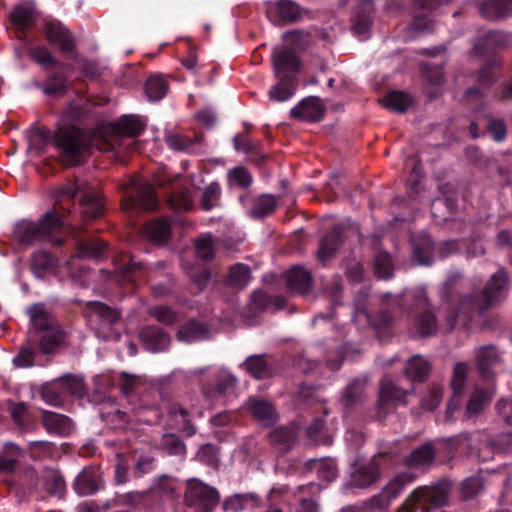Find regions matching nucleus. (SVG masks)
<instances>
[{
	"label": "nucleus",
	"mask_w": 512,
	"mask_h": 512,
	"mask_svg": "<svg viewBox=\"0 0 512 512\" xmlns=\"http://www.w3.org/2000/svg\"><path fill=\"white\" fill-rule=\"evenodd\" d=\"M233 144L235 150L243 151L244 153L248 154L251 158V161L256 164L262 163L267 157L266 154L259 150L261 146L260 141L251 140L242 134H237L234 136Z\"/></svg>",
	"instance_id": "45"
},
{
	"label": "nucleus",
	"mask_w": 512,
	"mask_h": 512,
	"mask_svg": "<svg viewBox=\"0 0 512 512\" xmlns=\"http://www.w3.org/2000/svg\"><path fill=\"white\" fill-rule=\"evenodd\" d=\"M32 331L29 336L40 335L59 324L54 317L46 310L43 303H34L26 309Z\"/></svg>",
	"instance_id": "22"
},
{
	"label": "nucleus",
	"mask_w": 512,
	"mask_h": 512,
	"mask_svg": "<svg viewBox=\"0 0 512 512\" xmlns=\"http://www.w3.org/2000/svg\"><path fill=\"white\" fill-rule=\"evenodd\" d=\"M436 451L432 443H425L414 450L407 456L406 464L409 467H419L430 464L434 461Z\"/></svg>",
	"instance_id": "53"
},
{
	"label": "nucleus",
	"mask_w": 512,
	"mask_h": 512,
	"mask_svg": "<svg viewBox=\"0 0 512 512\" xmlns=\"http://www.w3.org/2000/svg\"><path fill=\"white\" fill-rule=\"evenodd\" d=\"M240 368L257 380L270 378L274 372L273 365L265 354L248 356L240 364Z\"/></svg>",
	"instance_id": "28"
},
{
	"label": "nucleus",
	"mask_w": 512,
	"mask_h": 512,
	"mask_svg": "<svg viewBox=\"0 0 512 512\" xmlns=\"http://www.w3.org/2000/svg\"><path fill=\"white\" fill-rule=\"evenodd\" d=\"M499 354L495 346L489 345L481 347L477 354V369L484 379H489L492 366L497 363Z\"/></svg>",
	"instance_id": "47"
},
{
	"label": "nucleus",
	"mask_w": 512,
	"mask_h": 512,
	"mask_svg": "<svg viewBox=\"0 0 512 512\" xmlns=\"http://www.w3.org/2000/svg\"><path fill=\"white\" fill-rule=\"evenodd\" d=\"M20 456L21 452L17 445L6 443L0 453V473H13L18 466Z\"/></svg>",
	"instance_id": "55"
},
{
	"label": "nucleus",
	"mask_w": 512,
	"mask_h": 512,
	"mask_svg": "<svg viewBox=\"0 0 512 512\" xmlns=\"http://www.w3.org/2000/svg\"><path fill=\"white\" fill-rule=\"evenodd\" d=\"M290 116L294 119L308 122H318L324 116V108L321 100L317 96H309L302 99L290 111Z\"/></svg>",
	"instance_id": "23"
},
{
	"label": "nucleus",
	"mask_w": 512,
	"mask_h": 512,
	"mask_svg": "<svg viewBox=\"0 0 512 512\" xmlns=\"http://www.w3.org/2000/svg\"><path fill=\"white\" fill-rule=\"evenodd\" d=\"M132 189L123 201L126 210L152 211L158 205L154 187L149 182H132Z\"/></svg>",
	"instance_id": "11"
},
{
	"label": "nucleus",
	"mask_w": 512,
	"mask_h": 512,
	"mask_svg": "<svg viewBox=\"0 0 512 512\" xmlns=\"http://www.w3.org/2000/svg\"><path fill=\"white\" fill-rule=\"evenodd\" d=\"M272 61L278 82L269 90V98L272 101L284 102L289 100L296 91V75L301 62L295 50L289 47L275 50Z\"/></svg>",
	"instance_id": "4"
},
{
	"label": "nucleus",
	"mask_w": 512,
	"mask_h": 512,
	"mask_svg": "<svg viewBox=\"0 0 512 512\" xmlns=\"http://www.w3.org/2000/svg\"><path fill=\"white\" fill-rule=\"evenodd\" d=\"M393 309L390 306L384 307L375 313L369 312L365 317L367 322L374 328L380 341H384L391 335V327L394 320Z\"/></svg>",
	"instance_id": "30"
},
{
	"label": "nucleus",
	"mask_w": 512,
	"mask_h": 512,
	"mask_svg": "<svg viewBox=\"0 0 512 512\" xmlns=\"http://www.w3.org/2000/svg\"><path fill=\"white\" fill-rule=\"evenodd\" d=\"M430 370L429 362L420 355L410 358L405 366L407 378L416 382H424L428 378Z\"/></svg>",
	"instance_id": "49"
},
{
	"label": "nucleus",
	"mask_w": 512,
	"mask_h": 512,
	"mask_svg": "<svg viewBox=\"0 0 512 512\" xmlns=\"http://www.w3.org/2000/svg\"><path fill=\"white\" fill-rule=\"evenodd\" d=\"M43 486L52 496L62 497L66 492V483L62 474L53 468H46L42 475Z\"/></svg>",
	"instance_id": "48"
},
{
	"label": "nucleus",
	"mask_w": 512,
	"mask_h": 512,
	"mask_svg": "<svg viewBox=\"0 0 512 512\" xmlns=\"http://www.w3.org/2000/svg\"><path fill=\"white\" fill-rule=\"evenodd\" d=\"M46 40L54 46H58L60 51L67 57L77 51V45L74 36L60 22L46 23L44 26Z\"/></svg>",
	"instance_id": "16"
},
{
	"label": "nucleus",
	"mask_w": 512,
	"mask_h": 512,
	"mask_svg": "<svg viewBox=\"0 0 512 512\" xmlns=\"http://www.w3.org/2000/svg\"><path fill=\"white\" fill-rule=\"evenodd\" d=\"M169 89L168 82L161 74L149 76L145 82V93L150 101H159L165 97Z\"/></svg>",
	"instance_id": "54"
},
{
	"label": "nucleus",
	"mask_w": 512,
	"mask_h": 512,
	"mask_svg": "<svg viewBox=\"0 0 512 512\" xmlns=\"http://www.w3.org/2000/svg\"><path fill=\"white\" fill-rule=\"evenodd\" d=\"M467 371L468 367L463 362L456 363L454 366L453 376L451 379L453 395L448 402L445 413V420L447 422L453 421V413L460 407Z\"/></svg>",
	"instance_id": "20"
},
{
	"label": "nucleus",
	"mask_w": 512,
	"mask_h": 512,
	"mask_svg": "<svg viewBox=\"0 0 512 512\" xmlns=\"http://www.w3.org/2000/svg\"><path fill=\"white\" fill-rule=\"evenodd\" d=\"M113 279L122 286L136 287L137 282L146 280L152 282L157 273L164 269L165 262L158 261L153 265L136 261L134 256L126 252H117L113 256Z\"/></svg>",
	"instance_id": "5"
},
{
	"label": "nucleus",
	"mask_w": 512,
	"mask_h": 512,
	"mask_svg": "<svg viewBox=\"0 0 512 512\" xmlns=\"http://www.w3.org/2000/svg\"><path fill=\"white\" fill-rule=\"evenodd\" d=\"M374 271L379 279L388 280L394 275L391 255L386 251H378L374 257Z\"/></svg>",
	"instance_id": "61"
},
{
	"label": "nucleus",
	"mask_w": 512,
	"mask_h": 512,
	"mask_svg": "<svg viewBox=\"0 0 512 512\" xmlns=\"http://www.w3.org/2000/svg\"><path fill=\"white\" fill-rule=\"evenodd\" d=\"M364 396V382L352 380L341 392L339 404L346 417L360 405Z\"/></svg>",
	"instance_id": "27"
},
{
	"label": "nucleus",
	"mask_w": 512,
	"mask_h": 512,
	"mask_svg": "<svg viewBox=\"0 0 512 512\" xmlns=\"http://www.w3.org/2000/svg\"><path fill=\"white\" fill-rule=\"evenodd\" d=\"M40 395L48 405L60 407L64 402L63 390L60 383H45L41 386Z\"/></svg>",
	"instance_id": "63"
},
{
	"label": "nucleus",
	"mask_w": 512,
	"mask_h": 512,
	"mask_svg": "<svg viewBox=\"0 0 512 512\" xmlns=\"http://www.w3.org/2000/svg\"><path fill=\"white\" fill-rule=\"evenodd\" d=\"M469 132L472 138H478L481 135L489 133L495 142H502L506 139L507 136V126L504 120L489 117L486 120V129L484 131L480 132L477 122H471L469 125Z\"/></svg>",
	"instance_id": "37"
},
{
	"label": "nucleus",
	"mask_w": 512,
	"mask_h": 512,
	"mask_svg": "<svg viewBox=\"0 0 512 512\" xmlns=\"http://www.w3.org/2000/svg\"><path fill=\"white\" fill-rule=\"evenodd\" d=\"M344 233V225L335 224L321 237L317 249V258L323 265H326L343 245L345 241Z\"/></svg>",
	"instance_id": "14"
},
{
	"label": "nucleus",
	"mask_w": 512,
	"mask_h": 512,
	"mask_svg": "<svg viewBox=\"0 0 512 512\" xmlns=\"http://www.w3.org/2000/svg\"><path fill=\"white\" fill-rule=\"evenodd\" d=\"M374 19L373 0H357L353 14L352 32L362 39L370 36V30Z\"/></svg>",
	"instance_id": "18"
},
{
	"label": "nucleus",
	"mask_w": 512,
	"mask_h": 512,
	"mask_svg": "<svg viewBox=\"0 0 512 512\" xmlns=\"http://www.w3.org/2000/svg\"><path fill=\"white\" fill-rule=\"evenodd\" d=\"M36 340L28 337L27 344L20 347L18 353L13 357L12 363L16 368H30L34 366Z\"/></svg>",
	"instance_id": "57"
},
{
	"label": "nucleus",
	"mask_w": 512,
	"mask_h": 512,
	"mask_svg": "<svg viewBox=\"0 0 512 512\" xmlns=\"http://www.w3.org/2000/svg\"><path fill=\"white\" fill-rule=\"evenodd\" d=\"M57 266V258L46 250H38L32 256L31 270L37 277H43Z\"/></svg>",
	"instance_id": "51"
},
{
	"label": "nucleus",
	"mask_w": 512,
	"mask_h": 512,
	"mask_svg": "<svg viewBox=\"0 0 512 512\" xmlns=\"http://www.w3.org/2000/svg\"><path fill=\"white\" fill-rule=\"evenodd\" d=\"M238 380L237 377L229 372H222L217 376L213 386L205 387V393L213 398L223 397L234 389Z\"/></svg>",
	"instance_id": "52"
},
{
	"label": "nucleus",
	"mask_w": 512,
	"mask_h": 512,
	"mask_svg": "<svg viewBox=\"0 0 512 512\" xmlns=\"http://www.w3.org/2000/svg\"><path fill=\"white\" fill-rule=\"evenodd\" d=\"M219 500L220 495L216 488L196 478L187 481L185 501L189 506L197 507L203 512H212Z\"/></svg>",
	"instance_id": "10"
},
{
	"label": "nucleus",
	"mask_w": 512,
	"mask_h": 512,
	"mask_svg": "<svg viewBox=\"0 0 512 512\" xmlns=\"http://www.w3.org/2000/svg\"><path fill=\"white\" fill-rule=\"evenodd\" d=\"M374 19L373 0H357L353 14L352 32L362 39L370 36V30Z\"/></svg>",
	"instance_id": "17"
},
{
	"label": "nucleus",
	"mask_w": 512,
	"mask_h": 512,
	"mask_svg": "<svg viewBox=\"0 0 512 512\" xmlns=\"http://www.w3.org/2000/svg\"><path fill=\"white\" fill-rule=\"evenodd\" d=\"M195 253L203 262H211L215 256L214 241L211 234L201 235L195 241Z\"/></svg>",
	"instance_id": "62"
},
{
	"label": "nucleus",
	"mask_w": 512,
	"mask_h": 512,
	"mask_svg": "<svg viewBox=\"0 0 512 512\" xmlns=\"http://www.w3.org/2000/svg\"><path fill=\"white\" fill-rule=\"evenodd\" d=\"M479 10L485 19H502L512 11V0H484Z\"/></svg>",
	"instance_id": "43"
},
{
	"label": "nucleus",
	"mask_w": 512,
	"mask_h": 512,
	"mask_svg": "<svg viewBox=\"0 0 512 512\" xmlns=\"http://www.w3.org/2000/svg\"><path fill=\"white\" fill-rule=\"evenodd\" d=\"M386 457V453H379L367 464L356 469L351 476V485L353 487L363 489L375 483L381 474L380 461Z\"/></svg>",
	"instance_id": "19"
},
{
	"label": "nucleus",
	"mask_w": 512,
	"mask_h": 512,
	"mask_svg": "<svg viewBox=\"0 0 512 512\" xmlns=\"http://www.w3.org/2000/svg\"><path fill=\"white\" fill-rule=\"evenodd\" d=\"M204 135L202 133H195L193 137L175 134L167 138V144L174 150L182 151L190 154H197L199 145L202 143Z\"/></svg>",
	"instance_id": "42"
},
{
	"label": "nucleus",
	"mask_w": 512,
	"mask_h": 512,
	"mask_svg": "<svg viewBox=\"0 0 512 512\" xmlns=\"http://www.w3.org/2000/svg\"><path fill=\"white\" fill-rule=\"evenodd\" d=\"M143 232L151 242L164 245L170 239L171 224L166 219H153L145 223Z\"/></svg>",
	"instance_id": "38"
},
{
	"label": "nucleus",
	"mask_w": 512,
	"mask_h": 512,
	"mask_svg": "<svg viewBox=\"0 0 512 512\" xmlns=\"http://www.w3.org/2000/svg\"><path fill=\"white\" fill-rule=\"evenodd\" d=\"M499 67L500 61L497 58L485 62L478 73L479 84L484 88L490 87L497 78Z\"/></svg>",
	"instance_id": "64"
},
{
	"label": "nucleus",
	"mask_w": 512,
	"mask_h": 512,
	"mask_svg": "<svg viewBox=\"0 0 512 512\" xmlns=\"http://www.w3.org/2000/svg\"><path fill=\"white\" fill-rule=\"evenodd\" d=\"M146 124L139 116L123 115L112 124V130L118 135L138 137L145 130Z\"/></svg>",
	"instance_id": "39"
},
{
	"label": "nucleus",
	"mask_w": 512,
	"mask_h": 512,
	"mask_svg": "<svg viewBox=\"0 0 512 512\" xmlns=\"http://www.w3.org/2000/svg\"><path fill=\"white\" fill-rule=\"evenodd\" d=\"M384 107L397 112L405 113L415 103L414 98L407 92L400 90L390 91L382 100Z\"/></svg>",
	"instance_id": "44"
},
{
	"label": "nucleus",
	"mask_w": 512,
	"mask_h": 512,
	"mask_svg": "<svg viewBox=\"0 0 512 512\" xmlns=\"http://www.w3.org/2000/svg\"><path fill=\"white\" fill-rule=\"evenodd\" d=\"M250 278L251 270L249 266L242 263H237L231 266L228 273L227 283L233 288L242 289L247 286Z\"/></svg>",
	"instance_id": "59"
},
{
	"label": "nucleus",
	"mask_w": 512,
	"mask_h": 512,
	"mask_svg": "<svg viewBox=\"0 0 512 512\" xmlns=\"http://www.w3.org/2000/svg\"><path fill=\"white\" fill-rule=\"evenodd\" d=\"M41 422L45 430L50 434L68 436L73 430L72 420L63 414L43 410Z\"/></svg>",
	"instance_id": "29"
},
{
	"label": "nucleus",
	"mask_w": 512,
	"mask_h": 512,
	"mask_svg": "<svg viewBox=\"0 0 512 512\" xmlns=\"http://www.w3.org/2000/svg\"><path fill=\"white\" fill-rule=\"evenodd\" d=\"M40 12L34 1L20 2L12 7L7 16V32L11 39L25 40V35L36 27Z\"/></svg>",
	"instance_id": "8"
},
{
	"label": "nucleus",
	"mask_w": 512,
	"mask_h": 512,
	"mask_svg": "<svg viewBox=\"0 0 512 512\" xmlns=\"http://www.w3.org/2000/svg\"><path fill=\"white\" fill-rule=\"evenodd\" d=\"M36 340L39 350L42 354L48 355L54 353L63 343L65 338L64 330L60 325L42 332L40 335L29 336Z\"/></svg>",
	"instance_id": "33"
},
{
	"label": "nucleus",
	"mask_w": 512,
	"mask_h": 512,
	"mask_svg": "<svg viewBox=\"0 0 512 512\" xmlns=\"http://www.w3.org/2000/svg\"><path fill=\"white\" fill-rule=\"evenodd\" d=\"M101 487L100 471L96 467H85L76 477L73 488L78 495L89 496Z\"/></svg>",
	"instance_id": "26"
},
{
	"label": "nucleus",
	"mask_w": 512,
	"mask_h": 512,
	"mask_svg": "<svg viewBox=\"0 0 512 512\" xmlns=\"http://www.w3.org/2000/svg\"><path fill=\"white\" fill-rule=\"evenodd\" d=\"M314 468L317 469L318 478L327 483L334 481L337 477V466L332 459H309L305 463V470L310 471Z\"/></svg>",
	"instance_id": "50"
},
{
	"label": "nucleus",
	"mask_w": 512,
	"mask_h": 512,
	"mask_svg": "<svg viewBox=\"0 0 512 512\" xmlns=\"http://www.w3.org/2000/svg\"><path fill=\"white\" fill-rule=\"evenodd\" d=\"M276 199L271 195L260 196L249 210V215L253 219H263L271 215L276 209Z\"/></svg>",
	"instance_id": "60"
},
{
	"label": "nucleus",
	"mask_w": 512,
	"mask_h": 512,
	"mask_svg": "<svg viewBox=\"0 0 512 512\" xmlns=\"http://www.w3.org/2000/svg\"><path fill=\"white\" fill-rule=\"evenodd\" d=\"M249 411L252 416L264 426H272L278 420V414L274 405L264 399H249Z\"/></svg>",
	"instance_id": "34"
},
{
	"label": "nucleus",
	"mask_w": 512,
	"mask_h": 512,
	"mask_svg": "<svg viewBox=\"0 0 512 512\" xmlns=\"http://www.w3.org/2000/svg\"><path fill=\"white\" fill-rule=\"evenodd\" d=\"M412 260L419 265L430 266L434 261L435 243L427 234H419L411 239Z\"/></svg>",
	"instance_id": "25"
},
{
	"label": "nucleus",
	"mask_w": 512,
	"mask_h": 512,
	"mask_svg": "<svg viewBox=\"0 0 512 512\" xmlns=\"http://www.w3.org/2000/svg\"><path fill=\"white\" fill-rule=\"evenodd\" d=\"M448 502V490L444 484L416 488L396 512H415L418 507L422 512H433Z\"/></svg>",
	"instance_id": "7"
},
{
	"label": "nucleus",
	"mask_w": 512,
	"mask_h": 512,
	"mask_svg": "<svg viewBox=\"0 0 512 512\" xmlns=\"http://www.w3.org/2000/svg\"><path fill=\"white\" fill-rule=\"evenodd\" d=\"M260 502V497L256 493H238L226 498L222 507L225 512H239L249 504L251 507H258Z\"/></svg>",
	"instance_id": "46"
},
{
	"label": "nucleus",
	"mask_w": 512,
	"mask_h": 512,
	"mask_svg": "<svg viewBox=\"0 0 512 512\" xmlns=\"http://www.w3.org/2000/svg\"><path fill=\"white\" fill-rule=\"evenodd\" d=\"M29 57L32 61L36 62L41 66H58L59 61L53 56L50 50L44 45H35L29 49ZM62 67L68 70H74V66L71 64L61 63Z\"/></svg>",
	"instance_id": "56"
},
{
	"label": "nucleus",
	"mask_w": 512,
	"mask_h": 512,
	"mask_svg": "<svg viewBox=\"0 0 512 512\" xmlns=\"http://www.w3.org/2000/svg\"><path fill=\"white\" fill-rule=\"evenodd\" d=\"M451 0H413L410 28L413 31L430 32L434 27L432 12Z\"/></svg>",
	"instance_id": "12"
},
{
	"label": "nucleus",
	"mask_w": 512,
	"mask_h": 512,
	"mask_svg": "<svg viewBox=\"0 0 512 512\" xmlns=\"http://www.w3.org/2000/svg\"><path fill=\"white\" fill-rule=\"evenodd\" d=\"M49 144L59 151L67 166H79L89 156L94 139L74 124L59 123L53 133L45 126L34 125L28 135L29 150L40 156Z\"/></svg>",
	"instance_id": "1"
},
{
	"label": "nucleus",
	"mask_w": 512,
	"mask_h": 512,
	"mask_svg": "<svg viewBox=\"0 0 512 512\" xmlns=\"http://www.w3.org/2000/svg\"><path fill=\"white\" fill-rule=\"evenodd\" d=\"M304 10L292 0H278L269 8L267 15L271 21L295 23L302 18Z\"/></svg>",
	"instance_id": "24"
},
{
	"label": "nucleus",
	"mask_w": 512,
	"mask_h": 512,
	"mask_svg": "<svg viewBox=\"0 0 512 512\" xmlns=\"http://www.w3.org/2000/svg\"><path fill=\"white\" fill-rule=\"evenodd\" d=\"M64 220L56 208L47 211L37 221L21 220L14 226V237L21 245L30 246L38 242H49L60 247L64 244L62 231Z\"/></svg>",
	"instance_id": "3"
},
{
	"label": "nucleus",
	"mask_w": 512,
	"mask_h": 512,
	"mask_svg": "<svg viewBox=\"0 0 512 512\" xmlns=\"http://www.w3.org/2000/svg\"><path fill=\"white\" fill-rule=\"evenodd\" d=\"M79 206L81 208V214L86 220L100 218L105 208L102 196L94 190H89L82 194Z\"/></svg>",
	"instance_id": "35"
},
{
	"label": "nucleus",
	"mask_w": 512,
	"mask_h": 512,
	"mask_svg": "<svg viewBox=\"0 0 512 512\" xmlns=\"http://www.w3.org/2000/svg\"><path fill=\"white\" fill-rule=\"evenodd\" d=\"M453 287L452 279L447 280L443 286V299L448 303L446 323L449 330L454 329L459 316L463 315L469 320L474 311L483 314L491 306L502 301L508 291V273L505 269H499L491 276L480 294L463 295L458 299L457 304L452 295Z\"/></svg>",
	"instance_id": "2"
},
{
	"label": "nucleus",
	"mask_w": 512,
	"mask_h": 512,
	"mask_svg": "<svg viewBox=\"0 0 512 512\" xmlns=\"http://www.w3.org/2000/svg\"><path fill=\"white\" fill-rule=\"evenodd\" d=\"M415 304L422 309L414 319V328L420 337L436 334L438 323L435 314L429 308V301L423 292L415 295Z\"/></svg>",
	"instance_id": "15"
},
{
	"label": "nucleus",
	"mask_w": 512,
	"mask_h": 512,
	"mask_svg": "<svg viewBox=\"0 0 512 512\" xmlns=\"http://www.w3.org/2000/svg\"><path fill=\"white\" fill-rule=\"evenodd\" d=\"M270 444L279 452L286 453L292 449L296 440L297 432L292 427H279L268 435Z\"/></svg>",
	"instance_id": "40"
},
{
	"label": "nucleus",
	"mask_w": 512,
	"mask_h": 512,
	"mask_svg": "<svg viewBox=\"0 0 512 512\" xmlns=\"http://www.w3.org/2000/svg\"><path fill=\"white\" fill-rule=\"evenodd\" d=\"M207 325L196 319H189L181 324L177 330L176 338L181 342L193 343L209 338Z\"/></svg>",
	"instance_id": "31"
},
{
	"label": "nucleus",
	"mask_w": 512,
	"mask_h": 512,
	"mask_svg": "<svg viewBox=\"0 0 512 512\" xmlns=\"http://www.w3.org/2000/svg\"><path fill=\"white\" fill-rule=\"evenodd\" d=\"M108 253L106 242L97 238L79 239L75 243V257L78 259L93 258L100 260Z\"/></svg>",
	"instance_id": "32"
},
{
	"label": "nucleus",
	"mask_w": 512,
	"mask_h": 512,
	"mask_svg": "<svg viewBox=\"0 0 512 512\" xmlns=\"http://www.w3.org/2000/svg\"><path fill=\"white\" fill-rule=\"evenodd\" d=\"M27 451L31 459L42 461L52 458L57 452V447L53 442L49 441H30Z\"/></svg>",
	"instance_id": "58"
},
{
	"label": "nucleus",
	"mask_w": 512,
	"mask_h": 512,
	"mask_svg": "<svg viewBox=\"0 0 512 512\" xmlns=\"http://www.w3.org/2000/svg\"><path fill=\"white\" fill-rule=\"evenodd\" d=\"M312 275L301 266H294L286 274V285L289 291L306 294L312 285Z\"/></svg>",
	"instance_id": "36"
},
{
	"label": "nucleus",
	"mask_w": 512,
	"mask_h": 512,
	"mask_svg": "<svg viewBox=\"0 0 512 512\" xmlns=\"http://www.w3.org/2000/svg\"><path fill=\"white\" fill-rule=\"evenodd\" d=\"M139 339L144 349L151 353L164 352L170 344V336L161 327L148 325L139 332Z\"/></svg>",
	"instance_id": "21"
},
{
	"label": "nucleus",
	"mask_w": 512,
	"mask_h": 512,
	"mask_svg": "<svg viewBox=\"0 0 512 512\" xmlns=\"http://www.w3.org/2000/svg\"><path fill=\"white\" fill-rule=\"evenodd\" d=\"M413 480L414 477L409 472L399 473L383 488L381 493L371 497L362 506H348L341 512H370L375 509H384L402 492L404 486Z\"/></svg>",
	"instance_id": "9"
},
{
	"label": "nucleus",
	"mask_w": 512,
	"mask_h": 512,
	"mask_svg": "<svg viewBox=\"0 0 512 512\" xmlns=\"http://www.w3.org/2000/svg\"><path fill=\"white\" fill-rule=\"evenodd\" d=\"M85 316L89 328L97 338L111 340L114 338V325L120 320V312L100 301H90L86 305Z\"/></svg>",
	"instance_id": "6"
},
{
	"label": "nucleus",
	"mask_w": 512,
	"mask_h": 512,
	"mask_svg": "<svg viewBox=\"0 0 512 512\" xmlns=\"http://www.w3.org/2000/svg\"><path fill=\"white\" fill-rule=\"evenodd\" d=\"M404 397V390L395 386L388 375L382 377L380 381L379 397L373 419L378 422L384 421L395 403L402 400Z\"/></svg>",
	"instance_id": "13"
},
{
	"label": "nucleus",
	"mask_w": 512,
	"mask_h": 512,
	"mask_svg": "<svg viewBox=\"0 0 512 512\" xmlns=\"http://www.w3.org/2000/svg\"><path fill=\"white\" fill-rule=\"evenodd\" d=\"M69 90V78L64 72H52L42 84V91L45 95L60 98Z\"/></svg>",
	"instance_id": "41"
}]
</instances>
